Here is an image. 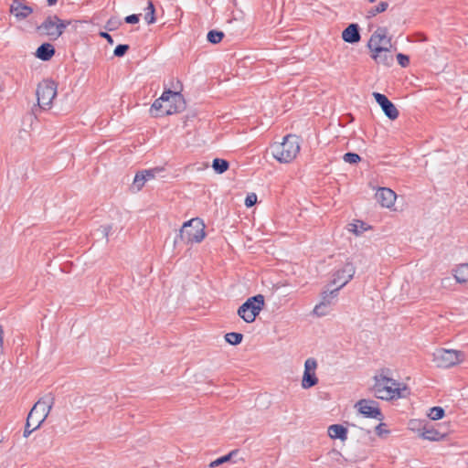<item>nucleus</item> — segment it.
Instances as JSON below:
<instances>
[{"instance_id": "3", "label": "nucleus", "mask_w": 468, "mask_h": 468, "mask_svg": "<svg viewBox=\"0 0 468 468\" xmlns=\"http://www.w3.org/2000/svg\"><path fill=\"white\" fill-rule=\"evenodd\" d=\"M54 397L52 396V394L49 393L39 399L35 403L27 418L25 430L23 432V436L25 438L29 437V435L34 431H36L41 426V424L48 418L54 405Z\"/></svg>"}, {"instance_id": "31", "label": "nucleus", "mask_w": 468, "mask_h": 468, "mask_svg": "<svg viewBox=\"0 0 468 468\" xmlns=\"http://www.w3.org/2000/svg\"><path fill=\"white\" fill-rule=\"evenodd\" d=\"M421 436L422 438L429 441H437L440 437V433L433 429H424L423 432L421 433Z\"/></svg>"}, {"instance_id": "43", "label": "nucleus", "mask_w": 468, "mask_h": 468, "mask_svg": "<svg viewBox=\"0 0 468 468\" xmlns=\"http://www.w3.org/2000/svg\"><path fill=\"white\" fill-rule=\"evenodd\" d=\"M3 342H4V330H3V326L0 325V347L3 346Z\"/></svg>"}, {"instance_id": "27", "label": "nucleus", "mask_w": 468, "mask_h": 468, "mask_svg": "<svg viewBox=\"0 0 468 468\" xmlns=\"http://www.w3.org/2000/svg\"><path fill=\"white\" fill-rule=\"evenodd\" d=\"M224 37V33L222 31L218 30H210L207 35V39L211 44L219 43Z\"/></svg>"}, {"instance_id": "45", "label": "nucleus", "mask_w": 468, "mask_h": 468, "mask_svg": "<svg viewBox=\"0 0 468 468\" xmlns=\"http://www.w3.org/2000/svg\"><path fill=\"white\" fill-rule=\"evenodd\" d=\"M58 0H47L48 5L51 6L54 5Z\"/></svg>"}, {"instance_id": "17", "label": "nucleus", "mask_w": 468, "mask_h": 468, "mask_svg": "<svg viewBox=\"0 0 468 468\" xmlns=\"http://www.w3.org/2000/svg\"><path fill=\"white\" fill-rule=\"evenodd\" d=\"M342 38L350 44L357 43L361 38L359 26L357 24H350L342 32Z\"/></svg>"}, {"instance_id": "34", "label": "nucleus", "mask_w": 468, "mask_h": 468, "mask_svg": "<svg viewBox=\"0 0 468 468\" xmlns=\"http://www.w3.org/2000/svg\"><path fill=\"white\" fill-rule=\"evenodd\" d=\"M163 170H164V168H162V167H154L153 169L142 170L140 172L143 173V176L144 177H147V181H148V180L154 178L155 176L156 173H160Z\"/></svg>"}, {"instance_id": "25", "label": "nucleus", "mask_w": 468, "mask_h": 468, "mask_svg": "<svg viewBox=\"0 0 468 468\" xmlns=\"http://www.w3.org/2000/svg\"><path fill=\"white\" fill-rule=\"evenodd\" d=\"M155 8L152 0H148V5L145 8L144 19L148 25L154 24L155 22L154 16Z\"/></svg>"}, {"instance_id": "16", "label": "nucleus", "mask_w": 468, "mask_h": 468, "mask_svg": "<svg viewBox=\"0 0 468 468\" xmlns=\"http://www.w3.org/2000/svg\"><path fill=\"white\" fill-rule=\"evenodd\" d=\"M10 11L18 20H23L33 13V8L26 4V0H14Z\"/></svg>"}, {"instance_id": "8", "label": "nucleus", "mask_w": 468, "mask_h": 468, "mask_svg": "<svg viewBox=\"0 0 468 468\" xmlns=\"http://www.w3.org/2000/svg\"><path fill=\"white\" fill-rule=\"evenodd\" d=\"M464 359V353L453 349L441 348L433 353V361L437 367L449 368L452 367Z\"/></svg>"}, {"instance_id": "21", "label": "nucleus", "mask_w": 468, "mask_h": 468, "mask_svg": "<svg viewBox=\"0 0 468 468\" xmlns=\"http://www.w3.org/2000/svg\"><path fill=\"white\" fill-rule=\"evenodd\" d=\"M454 278L459 283L468 282V263L460 264L454 270Z\"/></svg>"}, {"instance_id": "28", "label": "nucleus", "mask_w": 468, "mask_h": 468, "mask_svg": "<svg viewBox=\"0 0 468 468\" xmlns=\"http://www.w3.org/2000/svg\"><path fill=\"white\" fill-rule=\"evenodd\" d=\"M237 452H238L237 450L231 451L229 453L211 462L209 464V467L214 468V467L218 466L226 462H229L232 458V456L237 454Z\"/></svg>"}, {"instance_id": "14", "label": "nucleus", "mask_w": 468, "mask_h": 468, "mask_svg": "<svg viewBox=\"0 0 468 468\" xmlns=\"http://www.w3.org/2000/svg\"><path fill=\"white\" fill-rule=\"evenodd\" d=\"M373 96L378 102V104L381 107L385 115L390 120H396L399 117V111L394 105L392 101H390L388 97L384 94L374 92Z\"/></svg>"}, {"instance_id": "13", "label": "nucleus", "mask_w": 468, "mask_h": 468, "mask_svg": "<svg viewBox=\"0 0 468 468\" xmlns=\"http://www.w3.org/2000/svg\"><path fill=\"white\" fill-rule=\"evenodd\" d=\"M317 362L314 358L310 357L304 363V372L302 379V387L303 388H310L318 383V378L315 375Z\"/></svg>"}, {"instance_id": "1", "label": "nucleus", "mask_w": 468, "mask_h": 468, "mask_svg": "<svg viewBox=\"0 0 468 468\" xmlns=\"http://www.w3.org/2000/svg\"><path fill=\"white\" fill-rule=\"evenodd\" d=\"M388 369H381V371L374 376V385L372 391L376 398L380 399H394L404 398L408 390L406 385L388 378Z\"/></svg>"}, {"instance_id": "4", "label": "nucleus", "mask_w": 468, "mask_h": 468, "mask_svg": "<svg viewBox=\"0 0 468 468\" xmlns=\"http://www.w3.org/2000/svg\"><path fill=\"white\" fill-rule=\"evenodd\" d=\"M271 148V154L277 161L290 163L300 152L299 138L294 134H287L282 143H275Z\"/></svg>"}, {"instance_id": "18", "label": "nucleus", "mask_w": 468, "mask_h": 468, "mask_svg": "<svg viewBox=\"0 0 468 468\" xmlns=\"http://www.w3.org/2000/svg\"><path fill=\"white\" fill-rule=\"evenodd\" d=\"M372 58L378 64L384 66H390L393 63V55L390 52V48H386L385 50L372 51Z\"/></svg>"}, {"instance_id": "5", "label": "nucleus", "mask_w": 468, "mask_h": 468, "mask_svg": "<svg viewBox=\"0 0 468 468\" xmlns=\"http://www.w3.org/2000/svg\"><path fill=\"white\" fill-rule=\"evenodd\" d=\"M205 236V225L203 221L198 218H195L183 224L174 243L175 246L180 243H199L204 239Z\"/></svg>"}, {"instance_id": "24", "label": "nucleus", "mask_w": 468, "mask_h": 468, "mask_svg": "<svg viewBox=\"0 0 468 468\" xmlns=\"http://www.w3.org/2000/svg\"><path fill=\"white\" fill-rule=\"evenodd\" d=\"M229 164L225 159L215 158L213 160L212 167L218 174L226 172L229 169Z\"/></svg>"}, {"instance_id": "30", "label": "nucleus", "mask_w": 468, "mask_h": 468, "mask_svg": "<svg viewBox=\"0 0 468 468\" xmlns=\"http://www.w3.org/2000/svg\"><path fill=\"white\" fill-rule=\"evenodd\" d=\"M388 6V2H380L377 6L370 8L367 11L368 16H375L376 15L387 10Z\"/></svg>"}, {"instance_id": "41", "label": "nucleus", "mask_w": 468, "mask_h": 468, "mask_svg": "<svg viewBox=\"0 0 468 468\" xmlns=\"http://www.w3.org/2000/svg\"><path fill=\"white\" fill-rule=\"evenodd\" d=\"M385 426L386 424L383 422H380L378 425H377L376 432L378 436H382L383 434H387L389 432L388 430L385 429Z\"/></svg>"}, {"instance_id": "32", "label": "nucleus", "mask_w": 468, "mask_h": 468, "mask_svg": "<svg viewBox=\"0 0 468 468\" xmlns=\"http://www.w3.org/2000/svg\"><path fill=\"white\" fill-rule=\"evenodd\" d=\"M349 230L354 232L356 235L361 234L363 231L367 229L366 224L362 221H357L356 223L350 224Z\"/></svg>"}, {"instance_id": "46", "label": "nucleus", "mask_w": 468, "mask_h": 468, "mask_svg": "<svg viewBox=\"0 0 468 468\" xmlns=\"http://www.w3.org/2000/svg\"><path fill=\"white\" fill-rule=\"evenodd\" d=\"M107 25L112 27V26H113V23H112V20H109V21H108V23H107Z\"/></svg>"}, {"instance_id": "29", "label": "nucleus", "mask_w": 468, "mask_h": 468, "mask_svg": "<svg viewBox=\"0 0 468 468\" xmlns=\"http://www.w3.org/2000/svg\"><path fill=\"white\" fill-rule=\"evenodd\" d=\"M428 416L432 420H441L444 416V410L441 407H432Z\"/></svg>"}, {"instance_id": "33", "label": "nucleus", "mask_w": 468, "mask_h": 468, "mask_svg": "<svg viewBox=\"0 0 468 468\" xmlns=\"http://www.w3.org/2000/svg\"><path fill=\"white\" fill-rule=\"evenodd\" d=\"M343 159L345 162L349 164H357L361 160L357 154L351 152L346 153L343 156Z\"/></svg>"}, {"instance_id": "23", "label": "nucleus", "mask_w": 468, "mask_h": 468, "mask_svg": "<svg viewBox=\"0 0 468 468\" xmlns=\"http://www.w3.org/2000/svg\"><path fill=\"white\" fill-rule=\"evenodd\" d=\"M331 306V302H324V299L321 300V302L316 304L314 308V314L317 316H324L329 313V307Z\"/></svg>"}, {"instance_id": "26", "label": "nucleus", "mask_w": 468, "mask_h": 468, "mask_svg": "<svg viewBox=\"0 0 468 468\" xmlns=\"http://www.w3.org/2000/svg\"><path fill=\"white\" fill-rule=\"evenodd\" d=\"M243 335L240 333L231 332L225 335V340L232 346H237L241 343Z\"/></svg>"}, {"instance_id": "36", "label": "nucleus", "mask_w": 468, "mask_h": 468, "mask_svg": "<svg viewBox=\"0 0 468 468\" xmlns=\"http://www.w3.org/2000/svg\"><path fill=\"white\" fill-rule=\"evenodd\" d=\"M338 291L337 289H333L329 292H324L322 293V300L324 299V302H331V304L333 303V300L337 296Z\"/></svg>"}, {"instance_id": "7", "label": "nucleus", "mask_w": 468, "mask_h": 468, "mask_svg": "<svg viewBox=\"0 0 468 468\" xmlns=\"http://www.w3.org/2000/svg\"><path fill=\"white\" fill-rule=\"evenodd\" d=\"M69 24V20H62L58 16H48L37 27V30L40 34L48 36L49 39L56 40L63 34Z\"/></svg>"}, {"instance_id": "2", "label": "nucleus", "mask_w": 468, "mask_h": 468, "mask_svg": "<svg viewBox=\"0 0 468 468\" xmlns=\"http://www.w3.org/2000/svg\"><path fill=\"white\" fill-rule=\"evenodd\" d=\"M185 108L186 102L180 91H173L168 89L154 101L150 111L154 117H159L180 112Z\"/></svg>"}, {"instance_id": "47", "label": "nucleus", "mask_w": 468, "mask_h": 468, "mask_svg": "<svg viewBox=\"0 0 468 468\" xmlns=\"http://www.w3.org/2000/svg\"><path fill=\"white\" fill-rule=\"evenodd\" d=\"M107 28H108L109 30H112V27H111V26H107Z\"/></svg>"}, {"instance_id": "35", "label": "nucleus", "mask_w": 468, "mask_h": 468, "mask_svg": "<svg viewBox=\"0 0 468 468\" xmlns=\"http://www.w3.org/2000/svg\"><path fill=\"white\" fill-rule=\"evenodd\" d=\"M130 47L126 44H120L118 45L113 51V54L115 57H122L126 54V52L129 50Z\"/></svg>"}, {"instance_id": "22", "label": "nucleus", "mask_w": 468, "mask_h": 468, "mask_svg": "<svg viewBox=\"0 0 468 468\" xmlns=\"http://www.w3.org/2000/svg\"><path fill=\"white\" fill-rule=\"evenodd\" d=\"M147 182V177H144L143 176V173L140 171L135 175L133 185L131 186V190L133 192H138L140 191L144 184Z\"/></svg>"}, {"instance_id": "10", "label": "nucleus", "mask_w": 468, "mask_h": 468, "mask_svg": "<svg viewBox=\"0 0 468 468\" xmlns=\"http://www.w3.org/2000/svg\"><path fill=\"white\" fill-rule=\"evenodd\" d=\"M391 37H388V29L386 27H378L372 34L367 47L371 51L385 50L386 48H391Z\"/></svg>"}, {"instance_id": "40", "label": "nucleus", "mask_w": 468, "mask_h": 468, "mask_svg": "<svg viewBox=\"0 0 468 468\" xmlns=\"http://www.w3.org/2000/svg\"><path fill=\"white\" fill-rule=\"evenodd\" d=\"M139 20H140V15H136V14H133V15L127 16L124 18V21L127 24H136V23L139 22Z\"/></svg>"}, {"instance_id": "37", "label": "nucleus", "mask_w": 468, "mask_h": 468, "mask_svg": "<svg viewBox=\"0 0 468 468\" xmlns=\"http://www.w3.org/2000/svg\"><path fill=\"white\" fill-rule=\"evenodd\" d=\"M397 59H398L399 64L401 67H403V68L409 66V64H410V58H409V56L404 55L402 53H399L397 55Z\"/></svg>"}, {"instance_id": "38", "label": "nucleus", "mask_w": 468, "mask_h": 468, "mask_svg": "<svg viewBox=\"0 0 468 468\" xmlns=\"http://www.w3.org/2000/svg\"><path fill=\"white\" fill-rule=\"evenodd\" d=\"M257 202V196L254 193L249 194L245 198V206L247 207H250L254 206Z\"/></svg>"}, {"instance_id": "39", "label": "nucleus", "mask_w": 468, "mask_h": 468, "mask_svg": "<svg viewBox=\"0 0 468 468\" xmlns=\"http://www.w3.org/2000/svg\"><path fill=\"white\" fill-rule=\"evenodd\" d=\"M112 230V226L111 225H104V226H101L97 231L100 232L102 236V238L106 239V240H108V236L110 234V231Z\"/></svg>"}, {"instance_id": "11", "label": "nucleus", "mask_w": 468, "mask_h": 468, "mask_svg": "<svg viewBox=\"0 0 468 468\" xmlns=\"http://www.w3.org/2000/svg\"><path fill=\"white\" fill-rule=\"evenodd\" d=\"M355 408L366 418H371L380 421L384 419L378 403L375 400L366 399H359L355 404Z\"/></svg>"}, {"instance_id": "20", "label": "nucleus", "mask_w": 468, "mask_h": 468, "mask_svg": "<svg viewBox=\"0 0 468 468\" xmlns=\"http://www.w3.org/2000/svg\"><path fill=\"white\" fill-rule=\"evenodd\" d=\"M328 435L332 439L346 441L347 438V429L340 424H333L328 428Z\"/></svg>"}, {"instance_id": "19", "label": "nucleus", "mask_w": 468, "mask_h": 468, "mask_svg": "<svg viewBox=\"0 0 468 468\" xmlns=\"http://www.w3.org/2000/svg\"><path fill=\"white\" fill-rule=\"evenodd\" d=\"M55 54V48L49 43L41 44L36 52L37 58L43 61L49 60Z\"/></svg>"}, {"instance_id": "42", "label": "nucleus", "mask_w": 468, "mask_h": 468, "mask_svg": "<svg viewBox=\"0 0 468 468\" xmlns=\"http://www.w3.org/2000/svg\"><path fill=\"white\" fill-rule=\"evenodd\" d=\"M100 36L102 38L106 39L109 44H111V45L113 44V39H112V36L109 33H107V32H101Z\"/></svg>"}, {"instance_id": "48", "label": "nucleus", "mask_w": 468, "mask_h": 468, "mask_svg": "<svg viewBox=\"0 0 468 468\" xmlns=\"http://www.w3.org/2000/svg\"><path fill=\"white\" fill-rule=\"evenodd\" d=\"M367 1L370 2V3H375L376 2V0H367Z\"/></svg>"}, {"instance_id": "9", "label": "nucleus", "mask_w": 468, "mask_h": 468, "mask_svg": "<svg viewBox=\"0 0 468 468\" xmlns=\"http://www.w3.org/2000/svg\"><path fill=\"white\" fill-rule=\"evenodd\" d=\"M57 96V83L51 80H44L37 88V103L45 109L52 104Z\"/></svg>"}, {"instance_id": "15", "label": "nucleus", "mask_w": 468, "mask_h": 468, "mask_svg": "<svg viewBox=\"0 0 468 468\" xmlns=\"http://www.w3.org/2000/svg\"><path fill=\"white\" fill-rule=\"evenodd\" d=\"M375 197L383 207H391L397 198L396 193L388 187H379Z\"/></svg>"}, {"instance_id": "12", "label": "nucleus", "mask_w": 468, "mask_h": 468, "mask_svg": "<svg viewBox=\"0 0 468 468\" xmlns=\"http://www.w3.org/2000/svg\"><path fill=\"white\" fill-rule=\"evenodd\" d=\"M356 268L351 262H346L343 268L337 270L334 275L332 283L336 285L337 291L343 288L353 278Z\"/></svg>"}, {"instance_id": "6", "label": "nucleus", "mask_w": 468, "mask_h": 468, "mask_svg": "<svg viewBox=\"0 0 468 468\" xmlns=\"http://www.w3.org/2000/svg\"><path fill=\"white\" fill-rule=\"evenodd\" d=\"M264 296L257 294L248 298L238 309V315L246 323H252L264 307Z\"/></svg>"}, {"instance_id": "44", "label": "nucleus", "mask_w": 468, "mask_h": 468, "mask_svg": "<svg viewBox=\"0 0 468 468\" xmlns=\"http://www.w3.org/2000/svg\"><path fill=\"white\" fill-rule=\"evenodd\" d=\"M165 106H174L172 99L168 98V100L165 101Z\"/></svg>"}]
</instances>
